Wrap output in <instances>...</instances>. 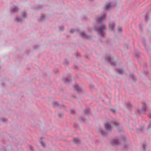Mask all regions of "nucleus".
<instances>
[{
    "mask_svg": "<svg viewBox=\"0 0 151 151\" xmlns=\"http://www.w3.org/2000/svg\"><path fill=\"white\" fill-rule=\"evenodd\" d=\"M111 5L110 4H107L105 6V9L106 10L109 9L111 8Z\"/></svg>",
    "mask_w": 151,
    "mask_h": 151,
    "instance_id": "obj_7",
    "label": "nucleus"
},
{
    "mask_svg": "<svg viewBox=\"0 0 151 151\" xmlns=\"http://www.w3.org/2000/svg\"><path fill=\"white\" fill-rule=\"evenodd\" d=\"M75 31V30L73 29H71L70 30V32L71 33H72L74 32Z\"/></svg>",
    "mask_w": 151,
    "mask_h": 151,
    "instance_id": "obj_14",
    "label": "nucleus"
},
{
    "mask_svg": "<svg viewBox=\"0 0 151 151\" xmlns=\"http://www.w3.org/2000/svg\"><path fill=\"white\" fill-rule=\"evenodd\" d=\"M115 26V23L113 22H110L109 24V27L110 29L113 30Z\"/></svg>",
    "mask_w": 151,
    "mask_h": 151,
    "instance_id": "obj_4",
    "label": "nucleus"
},
{
    "mask_svg": "<svg viewBox=\"0 0 151 151\" xmlns=\"http://www.w3.org/2000/svg\"><path fill=\"white\" fill-rule=\"evenodd\" d=\"M118 31L119 32H121L122 31V28L121 27H119L118 28Z\"/></svg>",
    "mask_w": 151,
    "mask_h": 151,
    "instance_id": "obj_11",
    "label": "nucleus"
},
{
    "mask_svg": "<svg viewBox=\"0 0 151 151\" xmlns=\"http://www.w3.org/2000/svg\"><path fill=\"white\" fill-rule=\"evenodd\" d=\"M73 141L76 144H78L80 142V140L78 138H74L73 139Z\"/></svg>",
    "mask_w": 151,
    "mask_h": 151,
    "instance_id": "obj_6",
    "label": "nucleus"
},
{
    "mask_svg": "<svg viewBox=\"0 0 151 151\" xmlns=\"http://www.w3.org/2000/svg\"><path fill=\"white\" fill-rule=\"evenodd\" d=\"M71 112L72 114H73L74 113V111H71Z\"/></svg>",
    "mask_w": 151,
    "mask_h": 151,
    "instance_id": "obj_16",
    "label": "nucleus"
},
{
    "mask_svg": "<svg viewBox=\"0 0 151 151\" xmlns=\"http://www.w3.org/2000/svg\"><path fill=\"white\" fill-rule=\"evenodd\" d=\"M18 8H17L16 6H14V10L13 11L14 12H17L18 11Z\"/></svg>",
    "mask_w": 151,
    "mask_h": 151,
    "instance_id": "obj_10",
    "label": "nucleus"
},
{
    "mask_svg": "<svg viewBox=\"0 0 151 151\" xmlns=\"http://www.w3.org/2000/svg\"><path fill=\"white\" fill-rule=\"evenodd\" d=\"M84 113L86 114H87V110H85V111H84Z\"/></svg>",
    "mask_w": 151,
    "mask_h": 151,
    "instance_id": "obj_17",
    "label": "nucleus"
},
{
    "mask_svg": "<svg viewBox=\"0 0 151 151\" xmlns=\"http://www.w3.org/2000/svg\"><path fill=\"white\" fill-rule=\"evenodd\" d=\"M104 126L105 129L107 130H110L111 129V127L108 122L104 123Z\"/></svg>",
    "mask_w": 151,
    "mask_h": 151,
    "instance_id": "obj_1",
    "label": "nucleus"
},
{
    "mask_svg": "<svg viewBox=\"0 0 151 151\" xmlns=\"http://www.w3.org/2000/svg\"><path fill=\"white\" fill-rule=\"evenodd\" d=\"M111 64L112 65H113V64H112V63L111 62Z\"/></svg>",
    "mask_w": 151,
    "mask_h": 151,
    "instance_id": "obj_20",
    "label": "nucleus"
},
{
    "mask_svg": "<svg viewBox=\"0 0 151 151\" xmlns=\"http://www.w3.org/2000/svg\"><path fill=\"white\" fill-rule=\"evenodd\" d=\"M106 28L105 25H103L101 26L98 29V31L100 33L101 35L102 31L104 29Z\"/></svg>",
    "mask_w": 151,
    "mask_h": 151,
    "instance_id": "obj_2",
    "label": "nucleus"
},
{
    "mask_svg": "<svg viewBox=\"0 0 151 151\" xmlns=\"http://www.w3.org/2000/svg\"><path fill=\"white\" fill-rule=\"evenodd\" d=\"M58 115H59L60 117V114H58Z\"/></svg>",
    "mask_w": 151,
    "mask_h": 151,
    "instance_id": "obj_21",
    "label": "nucleus"
},
{
    "mask_svg": "<svg viewBox=\"0 0 151 151\" xmlns=\"http://www.w3.org/2000/svg\"><path fill=\"white\" fill-rule=\"evenodd\" d=\"M143 148H144V150H145V145H143Z\"/></svg>",
    "mask_w": 151,
    "mask_h": 151,
    "instance_id": "obj_15",
    "label": "nucleus"
},
{
    "mask_svg": "<svg viewBox=\"0 0 151 151\" xmlns=\"http://www.w3.org/2000/svg\"><path fill=\"white\" fill-rule=\"evenodd\" d=\"M111 143L113 145H118L119 143L118 141L115 139H113L111 141Z\"/></svg>",
    "mask_w": 151,
    "mask_h": 151,
    "instance_id": "obj_3",
    "label": "nucleus"
},
{
    "mask_svg": "<svg viewBox=\"0 0 151 151\" xmlns=\"http://www.w3.org/2000/svg\"><path fill=\"white\" fill-rule=\"evenodd\" d=\"M150 124H151V122H150Z\"/></svg>",
    "mask_w": 151,
    "mask_h": 151,
    "instance_id": "obj_22",
    "label": "nucleus"
},
{
    "mask_svg": "<svg viewBox=\"0 0 151 151\" xmlns=\"http://www.w3.org/2000/svg\"><path fill=\"white\" fill-rule=\"evenodd\" d=\"M41 145L43 147H44L45 146V143L44 142H41Z\"/></svg>",
    "mask_w": 151,
    "mask_h": 151,
    "instance_id": "obj_12",
    "label": "nucleus"
},
{
    "mask_svg": "<svg viewBox=\"0 0 151 151\" xmlns=\"http://www.w3.org/2000/svg\"><path fill=\"white\" fill-rule=\"evenodd\" d=\"M30 150H32V147H30Z\"/></svg>",
    "mask_w": 151,
    "mask_h": 151,
    "instance_id": "obj_18",
    "label": "nucleus"
},
{
    "mask_svg": "<svg viewBox=\"0 0 151 151\" xmlns=\"http://www.w3.org/2000/svg\"><path fill=\"white\" fill-rule=\"evenodd\" d=\"M75 89H76V90L78 91V92H80L81 91V89L80 88H79L78 87V86H76V87H75Z\"/></svg>",
    "mask_w": 151,
    "mask_h": 151,
    "instance_id": "obj_9",
    "label": "nucleus"
},
{
    "mask_svg": "<svg viewBox=\"0 0 151 151\" xmlns=\"http://www.w3.org/2000/svg\"><path fill=\"white\" fill-rule=\"evenodd\" d=\"M116 71L118 73L120 74H122L123 73V70L121 68L117 70Z\"/></svg>",
    "mask_w": 151,
    "mask_h": 151,
    "instance_id": "obj_8",
    "label": "nucleus"
},
{
    "mask_svg": "<svg viewBox=\"0 0 151 151\" xmlns=\"http://www.w3.org/2000/svg\"><path fill=\"white\" fill-rule=\"evenodd\" d=\"M112 111H113V112H114V113L115 111L114 110H112Z\"/></svg>",
    "mask_w": 151,
    "mask_h": 151,
    "instance_id": "obj_19",
    "label": "nucleus"
},
{
    "mask_svg": "<svg viewBox=\"0 0 151 151\" xmlns=\"http://www.w3.org/2000/svg\"><path fill=\"white\" fill-rule=\"evenodd\" d=\"M105 18V17L104 16L101 17H100L98 18L97 19V21L99 22H101L102 21L103 19H104Z\"/></svg>",
    "mask_w": 151,
    "mask_h": 151,
    "instance_id": "obj_5",
    "label": "nucleus"
},
{
    "mask_svg": "<svg viewBox=\"0 0 151 151\" xmlns=\"http://www.w3.org/2000/svg\"><path fill=\"white\" fill-rule=\"evenodd\" d=\"M22 15L23 16V17H25L26 16V14H25V13H23L22 14Z\"/></svg>",
    "mask_w": 151,
    "mask_h": 151,
    "instance_id": "obj_13",
    "label": "nucleus"
}]
</instances>
